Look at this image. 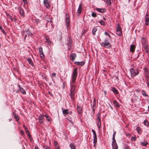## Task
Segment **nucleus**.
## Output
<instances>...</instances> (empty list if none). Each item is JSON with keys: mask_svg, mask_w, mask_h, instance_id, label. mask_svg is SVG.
<instances>
[{"mask_svg": "<svg viewBox=\"0 0 149 149\" xmlns=\"http://www.w3.org/2000/svg\"><path fill=\"white\" fill-rule=\"evenodd\" d=\"M77 68H75L73 70L72 76V79L70 81V95L72 102L73 103L74 102V96L76 93V85L75 82L77 76Z\"/></svg>", "mask_w": 149, "mask_h": 149, "instance_id": "nucleus-1", "label": "nucleus"}, {"mask_svg": "<svg viewBox=\"0 0 149 149\" xmlns=\"http://www.w3.org/2000/svg\"><path fill=\"white\" fill-rule=\"evenodd\" d=\"M130 71L132 77H133L139 74L138 71L137 70L132 68L130 69Z\"/></svg>", "mask_w": 149, "mask_h": 149, "instance_id": "nucleus-2", "label": "nucleus"}, {"mask_svg": "<svg viewBox=\"0 0 149 149\" xmlns=\"http://www.w3.org/2000/svg\"><path fill=\"white\" fill-rule=\"evenodd\" d=\"M100 113H98L97 115V118L96 120L97 121V127L99 128L101 127V122L100 118Z\"/></svg>", "mask_w": 149, "mask_h": 149, "instance_id": "nucleus-3", "label": "nucleus"}, {"mask_svg": "<svg viewBox=\"0 0 149 149\" xmlns=\"http://www.w3.org/2000/svg\"><path fill=\"white\" fill-rule=\"evenodd\" d=\"M65 22L66 27L67 29H68L70 25V20L69 15L68 14H66V15Z\"/></svg>", "mask_w": 149, "mask_h": 149, "instance_id": "nucleus-4", "label": "nucleus"}, {"mask_svg": "<svg viewBox=\"0 0 149 149\" xmlns=\"http://www.w3.org/2000/svg\"><path fill=\"white\" fill-rule=\"evenodd\" d=\"M101 45L107 48H109L111 47V44L108 42H103L101 44Z\"/></svg>", "mask_w": 149, "mask_h": 149, "instance_id": "nucleus-5", "label": "nucleus"}, {"mask_svg": "<svg viewBox=\"0 0 149 149\" xmlns=\"http://www.w3.org/2000/svg\"><path fill=\"white\" fill-rule=\"evenodd\" d=\"M43 3L46 8L48 9L50 8L49 2L48 0H44Z\"/></svg>", "mask_w": 149, "mask_h": 149, "instance_id": "nucleus-6", "label": "nucleus"}, {"mask_svg": "<svg viewBox=\"0 0 149 149\" xmlns=\"http://www.w3.org/2000/svg\"><path fill=\"white\" fill-rule=\"evenodd\" d=\"M63 114L64 116H65L66 115L68 114H71L72 112L70 111H69L68 109H65L63 111Z\"/></svg>", "mask_w": 149, "mask_h": 149, "instance_id": "nucleus-7", "label": "nucleus"}, {"mask_svg": "<svg viewBox=\"0 0 149 149\" xmlns=\"http://www.w3.org/2000/svg\"><path fill=\"white\" fill-rule=\"evenodd\" d=\"M96 10L98 12L101 13L105 12L106 11V10L105 8H96Z\"/></svg>", "mask_w": 149, "mask_h": 149, "instance_id": "nucleus-8", "label": "nucleus"}, {"mask_svg": "<svg viewBox=\"0 0 149 149\" xmlns=\"http://www.w3.org/2000/svg\"><path fill=\"white\" fill-rule=\"evenodd\" d=\"M145 24L148 25L149 24V17H148V15L146 14V15L145 18Z\"/></svg>", "mask_w": 149, "mask_h": 149, "instance_id": "nucleus-9", "label": "nucleus"}, {"mask_svg": "<svg viewBox=\"0 0 149 149\" xmlns=\"http://www.w3.org/2000/svg\"><path fill=\"white\" fill-rule=\"evenodd\" d=\"M77 110L78 113L79 114H81L82 113V108L81 107L77 105Z\"/></svg>", "mask_w": 149, "mask_h": 149, "instance_id": "nucleus-10", "label": "nucleus"}, {"mask_svg": "<svg viewBox=\"0 0 149 149\" xmlns=\"http://www.w3.org/2000/svg\"><path fill=\"white\" fill-rule=\"evenodd\" d=\"M43 116L42 115H41L40 116H39V122L41 124H42L43 123Z\"/></svg>", "mask_w": 149, "mask_h": 149, "instance_id": "nucleus-11", "label": "nucleus"}, {"mask_svg": "<svg viewBox=\"0 0 149 149\" xmlns=\"http://www.w3.org/2000/svg\"><path fill=\"white\" fill-rule=\"evenodd\" d=\"M20 14L22 16H24V12L23 11V10L21 8V7H19L18 8Z\"/></svg>", "mask_w": 149, "mask_h": 149, "instance_id": "nucleus-12", "label": "nucleus"}, {"mask_svg": "<svg viewBox=\"0 0 149 149\" xmlns=\"http://www.w3.org/2000/svg\"><path fill=\"white\" fill-rule=\"evenodd\" d=\"M82 10V5L80 4L79 5V8L77 11V13L78 14V15H79L81 13Z\"/></svg>", "mask_w": 149, "mask_h": 149, "instance_id": "nucleus-13", "label": "nucleus"}, {"mask_svg": "<svg viewBox=\"0 0 149 149\" xmlns=\"http://www.w3.org/2000/svg\"><path fill=\"white\" fill-rule=\"evenodd\" d=\"M18 87L20 89V92L23 95H25L26 94V92L25 90L22 88H20V85H18Z\"/></svg>", "mask_w": 149, "mask_h": 149, "instance_id": "nucleus-14", "label": "nucleus"}, {"mask_svg": "<svg viewBox=\"0 0 149 149\" xmlns=\"http://www.w3.org/2000/svg\"><path fill=\"white\" fill-rule=\"evenodd\" d=\"M76 56V54L75 53H73L71 55L70 57L72 61H73L75 60Z\"/></svg>", "mask_w": 149, "mask_h": 149, "instance_id": "nucleus-15", "label": "nucleus"}, {"mask_svg": "<svg viewBox=\"0 0 149 149\" xmlns=\"http://www.w3.org/2000/svg\"><path fill=\"white\" fill-rule=\"evenodd\" d=\"M75 63L77 65H79L81 66H82L85 64V62L83 61L80 62L76 61L75 62Z\"/></svg>", "mask_w": 149, "mask_h": 149, "instance_id": "nucleus-16", "label": "nucleus"}, {"mask_svg": "<svg viewBox=\"0 0 149 149\" xmlns=\"http://www.w3.org/2000/svg\"><path fill=\"white\" fill-rule=\"evenodd\" d=\"M26 59L27 60L29 64L32 66H33V63L32 59L31 58H26Z\"/></svg>", "mask_w": 149, "mask_h": 149, "instance_id": "nucleus-17", "label": "nucleus"}, {"mask_svg": "<svg viewBox=\"0 0 149 149\" xmlns=\"http://www.w3.org/2000/svg\"><path fill=\"white\" fill-rule=\"evenodd\" d=\"M96 105V102L95 100V99H94L93 101V106H92V108L93 109V111H94L95 110V106Z\"/></svg>", "mask_w": 149, "mask_h": 149, "instance_id": "nucleus-18", "label": "nucleus"}, {"mask_svg": "<svg viewBox=\"0 0 149 149\" xmlns=\"http://www.w3.org/2000/svg\"><path fill=\"white\" fill-rule=\"evenodd\" d=\"M135 48V46L134 45H132L130 47V51L132 52H134Z\"/></svg>", "mask_w": 149, "mask_h": 149, "instance_id": "nucleus-19", "label": "nucleus"}, {"mask_svg": "<svg viewBox=\"0 0 149 149\" xmlns=\"http://www.w3.org/2000/svg\"><path fill=\"white\" fill-rule=\"evenodd\" d=\"M113 103L114 105L117 108H119L120 107V105L115 100L113 102Z\"/></svg>", "mask_w": 149, "mask_h": 149, "instance_id": "nucleus-20", "label": "nucleus"}, {"mask_svg": "<svg viewBox=\"0 0 149 149\" xmlns=\"http://www.w3.org/2000/svg\"><path fill=\"white\" fill-rule=\"evenodd\" d=\"M112 149H118V146L116 143H115L114 144H112Z\"/></svg>", "mask_w": 149, "mask_h": 149, "instance_id": "nucleus-21", "label": "nucleus"}, {"mask_svg": "<svg viewBox=\"0 0 149 149\" xmlns=\"http://www.w3.org/2000/svg\"><path fill=\"white\" fill-rule=\"evenodd\" d=\"M148 144L147 141H145L143 142H141V144L143 146H145Z\"/></svg>", "mask_w": 149, "mask_h": 149, "instance_id": "nucleus-22", "label": "nucleus"}, {"mask_svg": "<svg viewBox=\"0 0 149 149\" xmlns=\"http://www.w3.org/2000/svg\"><path fill=\"white\" fill-rule=\"evenodd\" d=\"M144 72L146 73V74H149V72H148V70L146 67L144 68Z\"/></svg>", "mask_w": 149, "mask_h": 149, "instance_id": "nucleus-23", "label": "nucleus"}, {"mask_svg": "<svg viewBox=\"0 0 149 149\" xmlns=\"http://www.w3.org/2000/svg\"><path fill=\"white\" fill-rule=\"evenodd\" d=\"M112 91L113 92L116 94H117L118 93L117 90L115 88H112Z\"/></svg>", "mask_w": 149, "mask_h": 149, "instance_id": "nucleus-24", "label": "nucleus"}, {"mask_svg": "<svg viewBox=\"0 0 149 149\" xmlns=\"http://www.w3.org/2000/svg\"><path fill=\"white\" fill-rule=\"evenodd\" d=\"M141 93L142 95L144 96H146L147 97H148V95L146 94L145 91L144 90H143L142 91Z\"/></svg>", "mask_w": 149, "mask_h": 149, "instance_id": "nucleus-25", "label": "nucleus"}, {"mask_svg": "<svg viewBox=\"0 0 149 149\" xmlns=\"http://www.w3.org/2000/svg\"><path fill=\"white\" fill-rule=\"evenodd\" d=\"M97 137H93V142L94 146H95V144L97 143Z\"/></svg>", "mask_w": 149, "mask_h": 149, "instance_id": "nucleus-26", "label": "nucleus"}, {"mask_svg": "<svg viewBox=\"0 0 149 149\" xmlns=\"http://www.w3.org/2000/svg\"><path fill=\"white\" fill-rule=\"evenodd\" d=\"M70 146L71 149H76V147L74 144L71 143L70 144Z\"/></svg>", "mask_w": 149, "mask_h": 149, "instance_id": "nucleus-27", "label": "nucleus"}, {"mask_svg": "<svg viewBox=\"0 0 149 149\" xmlns=\"http://www.w3.org/2000/svg\"><path fill=\"white\" fill-rule=\"evenodd\" d=\"M71 42L70 41H69V42H68V43H67V45H68V50H70L71 49Z\"/></svg>", "mask_w": 149, "mask_h": 149, "instance_id": "nucleus-28", "label": "nucleus"}, {"mask_svg": "<svg viewBox=\"0 0 149 149\" xmlns=\"http://www.w3.org/2000/svg\"><path fill=\"white\" fill-rule=\"evenodd\" d=\"M92 131L93 134V137H97L95 131L94 130L92 129Z\"/></svg>", "mask_w": 149, "mask_h": 149, "instance_id": "nucleus-29", "label": "nucleus"}, {"mask_svg": "<svg viewBox=\"0 0 149 149\" xmlns=\"http://www.w3.org/2000/svg\"><path fill=\"white\" fill-rule=\"evenodd\" d=\"M99 23L100 24L102 25H105V23L104 21L101 20L99 22Z\"/></svg>", "mask_w": 149, "mask_h": 149, "instance_id": "nucleus-30", "label": "nucleus"}, {"mask_svg": "<svg viewBox=\"0 0 149 149\" xmlns=\"http://www.w3.org/2000/svg\"><path fill=\"white\" fill-rule=\"evenodd\" d=\"M35 23L37 24L40 23V21L38 19H35L34 20Z\"/></svg>", "mask_w": 149, "mask_h": 149, "instance_id": "nucleus-31", "label": "nucleus"}, {"mask_svg": "<svg viewBox=\"0 0 149 149\" xmlns=\"http://www.w3.org/2000/svg\"><path fill=\"white\" fill-rule=\"evenodd\" d=\"M46 42L48 43V44L51 43V42L50 41L49 39L48 38H45Z\"/></svg>", "mask_w": 149, "mask_h": 149, "instance_id": "nucleus-32", "label": "nucleus"}, {"mask_svg": "<svg viewBox=\"0 0 149 149\" xmlns=\"http://www.w3.org/2000/svg\"><path fill=\"white\" fill-rule=\"evenodd\" d=\"M45 116L46 117L47 120L49 121H50V118L48 116V115L46 114L45 115Z\"/></svg>", "mask_w": 149, "mask_h": 149, "instance_id": "nucleus-33", "label": "nucleus"}, {"mask_svg": "<svg viewBox=\"0 0 149 149\" xmlns=\"http://www.w3.org/2000/svg\"><path fill=\"white\" fill-rule=\"evenodd\" d=\"M97 29L95 28H94L93 29L92 31V33L93 35H95V32L97 31Z\"/></svg>", "mask_w": 149, "mask_h": 149, "instance_id": "nucleus-34", "label": "nucleus"}, {"mask_svg": "<svg viewBox=\"0 0 149 149\" xmlns=\"http://www.w3.org/2000/svg\"><path fill=\"white\" fill-rule=\"evenodd\" d=\"M116 34L119 36H120L122 35L121 31H116Z\"/></svg>", "mask_w": 149, "mask_h": 149, "instance_id": "nucleus-35", "label": "nucleus"}, {"mask_svg": "<svg viewBox=\"0 0 149 149\" xmlns=\"http://www.w3.org/2000/svg\"><path fill=\"white\" fill-rule=\"evenodd\" d=\"M14 117L15 118L16 120L17 121L19 120V118L18 116L17 115L15 114L14 115Z\"/></svg>", "mask_w": 149, "mask_h": 149, "instance_id": "nucleus-36", "label": "nucleus"}, {"mask_svg": "<svg viewBox=\"0 0 149 149\" xmlns=\"http://www.w3.org/2000/svg\"><path fill=\"white\" fill-rule=\"evenodd\" d=\"M136 139V138L135 136L132 137L131 139L132 141H135Z\"/></svg>", "mask_w": 149, "mask_h": 149, "instance_id": "nucleus-37", "label": "nucleus"}, {"mask_svg": "<svg viewBox=\"0 0 149 149\" xmlns=\"http://www.w3.org/2000/svg\"><path fill=\"white\" fill-rule=\"evenodd\" d=\"M144 124L146 126H148V122L146 120H144Z\"/></svg>", "mask_w": 149, "mask_h": 149, "instance_id": "nucleus-38", "label": "nucleus"}, {"mask_svg": "<svg viewBox=\"0 0 149 149\" xmlns=\"http://www.w3.org/2000/svg\"><path fill=\"white\" fill-rule=\"evenodd\" d=\"M91 16L93 17H96L97 16L96 13L94 12L93 13H92Z\"/></svg>", "mask_w": 149, "mask_h": 149, "instance_id": "nucleus-39", "label": "nucleus"}, {"mask_svg": "<svg viewBox=\"0 0 149 149\" xmlns=\"http://www.w3.org/2000/svg\"><path fill=\"white\" fill-rule=\"evenodd\" d=\"M115 143H116L115 138L112 137V144H114Z\"/></svg>", "mask_w": 149, "mask_h": 149, "instance_id": "nucleus-40", "label": "nucleus"}, {"mask_svg": "<svg viewBox=\"0 0 149 149\" xmlns=\"http://www.w3.org/2000/svg\"><path fill=\"white\" fill-rule=\"evenodd\" d=\"M137 131H138V133H140L141 132V130L140 128L139 127H137L136 128Z\"/></svg>", "mask_w": 149, "mask_h": 149, "instance_id": "nucleus-41", "label": "nucleus"}, {"mask_svg": "<svg viewBox=\"0 0 149 149\" xmlns=\"http://www.w3.org/2000/svg\"><path fill=\"white\" fill-rule=\"evenodd\" d=\"M143 47L145 49H148V46L146 44H145L143 45Z\"/></svg>", "mask_w": 149, "mask_h": 149, "instance_id": "nucleus-42", "label": "nucleus"}, {"mask_svg": "<svg viewBox=\"0 0 149 149\" xmlns=\"http://www.w3.org/2000/svg\"><path fill=\"white\" fill-rule=\"evenodd\" d=\"M116 31H121V29L120 27H119L118 26V27L116 28Z\"/></svg>", "mask_w": 149, "mask_h": 149, "instance_id": "nucleus-43", "label": "nucleus"}, {"mask_svg": "<svg viewBox=\"0 0 149 149\" xmlns=\"http://www.w3.org/2000/svg\"><path fill=\"white\" fill-rule=\"evenodd\" d=\"M146 80H149V74H146Z\"/></svg>", "mask_w": 149, "mask_h": 149, "instance_id": "nucleus-44", "label": "nucleus"}, {"mask_svg": "<svg viewBox=\"0 0 149 149\" xmlns=\"http://www.w3.org/2000/svg\"><path fill=\"white\" fill-rule=\"evenodd\" d=\"M40 57L42 58L43 59L45 58V55L43 54H41L40 55Z\"/></svg>", "mask_w": 149, "mask_h": 149, "instance_id": "nucleus-45", "label": "nucleus"}, {"mask_svg": "<svg viewBox=\"0 0 149 149\" xmlns=\"http://www.w3.org/2000/svg\"><path fill=\"white\" fill-rule=\"evenodd\" d=\"M39 53H40L41 51V52L42 51V49L41 47H39Z\"/></svg>", "mask_w": 149, "mask_h": 149, "instance_id": "nucleus-46", "label": "nucleus"}, {"mask_svg": "<svg viewBox=\"0 0 149 149\" xmlns=\"http://www.w3.org/2000/svg\"><path fill=\"white\" fill-rule=\"evenodd\" d=\"M10 19H11V21H16V19L15 18H10Z\"/></svg>", "mask_w": 149, "mask_h": 149, "instance_id": "nucleus-47", "label": "nucleus"}, {"mask_svg": "<svg viewBox=\"0 0 149 149\" xmlns=\"http://www.w3.org/2000/svg\"><path fill=\"white\" fill-rule=\"evenodd\" d=\"M124 148L125 149H129V146L127 145H125Z\"/></svg>", "mask_w": 149, "mask_h": 149, "instance_id": "nucleus-48", "label": "nucleus"}, {"mask_svg": "<svg viewBox=\"0 0 149 149\" xmlns=\"http://www.w3.org/2000/svg\"><path fill=\"white\" fill-rule=\"evenodd\" d=\"M146 82L147 86L148 87L149 86V80H146Z\"/></svg>", "mask_w": 149, "mask_h": 149, "instance_id": "nucleus-49", "label": "nucleus"}, {"mask_svg": "<svg viewBox=\"0 0 149 149\" xmlns=\"http://www.w3.org/2000/svg\"><path fill=\"white\" fill-rule=\"evenodd\" d=\"M116 133V132L114 131V132L113 133L112 137L115 138Z\"/></svg>", "mask_w": 149, "mask_h": 149, "instance_id": "nucleus-50", "label": "nucleus"}, {"mask_svg": "<svg viewBox=\"0 0 149 149\" xmlns=\"http://www.w3.org/2000/svg\"><path fill=\"white\" fill-rule=\"evenodd\" d=\"M0 29L1 30H2V32H3V34H4V33H5V32H4V30H3L2 28V27L1 26H0Z\"/></svg>", "mask_w": 149, "mask_h": 149, "instance_id": "nucleus-51", "label": "nucleus"}, {"mask_svg": "<svg viewBox=\"0 0 149 149\" xmlns=\"http://www.w3.org/2000/svg\"><path fill=\"white\" fill-rule=\"evenodd\" d=\"M56 75V74L55 73H53L52 74V76L53 77H55Z\"/></svg>", "mask_w": 149, "mask_h": 149, "instance_id": "nucleus-52", "label": "nucleus"}, {"mask_svg": "<svg viewBox=\"0 0 149 149\" xmlns=\"http://www.w3.org/2000/svg\"><path fill=\"white\" fill-rule=\"evenodd\" d=\"M109 33L108 32H106V31L105 33H104V34L106 35H107V36H108V35H109Z\"/></svg>", "mask_w": 149, "mask_h": 149, "instance_id": "nucleus-53", "label": "nucleus"}, {"mask_svg": "<svg viewBox=\"0 0 149 149\" xmlns=\"http://www.w3.org/2000/svg\"><path fill=\"white\" fill-rule=\"evenodd\" d=\"M44 148L45 149H50L47 146H45Z\"/></svg>", "mask_w": 149, "mask_h": 149, "instance_id": "nucleus-54", "label": "nucleus"}, {"mask_svg": "<svg viewBox=\"0 0 149 149\" xmlns=\"http://www.w3.org/2000/svg\"><path fill=\"white\" fill-rule=\"evenodd\" d=\"M54 144L55 145H56L57 144V142L56 141H55L54 142Z\"/></svg>", "mask_w": 149, "mask_h": 149, "instance_id": "nucleus-55", "label": "nucleus"}, {"mask_svg": "<svg viewBox=\"0 0 149 149\" xmlns=\"http://www.w3.org/2000/svg\"><path fill=\"white\" fill-rule=\"evenodd\" d=\"M21 133L22 135L24 134V132L23 131H21Z\"/></svg>", "mask_w": 149, "mask_h": 149, "instance_id": "nucleus-56", "label": "nucleus"}, {"mask_svg": "<svg viewBox=\"0 0 149 149\" xmlns=\"http://www.w3.org/2000/svg\"><path fill=\"white\" fill-rule=\"evenodd\" d=\"M148 49H146L145 52L146 53H148Z\"/></svg>", "mask_w": 149, "mask_h": 149, "instance_id": "nucleus-57", "label": "nucleus"}, {"mask_svg": "<svg viewBox=\"0 0 149 149\" xmlns=\"http://www.w3.org/2000/svg\"><path fill=\"white\" fill-rule=\"evenodd\" d=\"M59 146H57L56 147V149H59Z\"/></svg>", "mask_w": 149, "mask_h": 149, "instance_id": "nucleus-58", "label": "nucleus"}, {"mask_svg": "<svg viewBox=\"0 0 149 149\" xmlns=\"http://www.w3.org/2000/svg\"><path fill=\"white\" fill-rule=\"evenodd\" d=\"M25 130H26V132H28V130H27V129L26 128H25Z\"/></svg>", "mask_w": 149, "mask_h": 149, "instance_id": "nucleus-59", "label": "nucleus"}, {"mask_svg": "<svg viewBox=\"0 0 149 149\" xmlns=\"http://www.w3.org/2000/svg\"><path fill=\"white\" fill-rule=\"evenodd\" d=\"M41 55V54H43V52H40V53H39Z\"/></svg>", "mask_w": 149, "mask_h": 149, "instance_id": "nucleus-60", "label": "nucleus"}, {"mask_svg": "<svg viewBox=\"0 0 149 149\" xmlns=\"http://www.w3.org/2000/svg\"><path fill=\"white\" fill-rule=\"evenodd\" d=\"M34 149H39L37 147H36Z\"/></svg>", "mask_w": 149, "mask_h": 149, "instance_id": "nucleus-61", "label": "nucleus"}, {"mask_svg": "<svg viewBox=\"0 0 149 149\" xmlns=\"http://www.w3.org/2000/svg\"><path fill=\"white\" fill-rule=\"evenodd\" d=\"M68 120L70 121L71 122V123L72 124H73V123H72V121H70L69 119H68Z\"/></svg>", "mask_w": 149, "mask_h": 149, "instance_id": "nucleus-62", "label": "nucleus"}, {"mask_svg": "<svg viewBox=\"0 0 149 149\" xmlns=\"http://www.w3.org/2000/svg\"><path fill=\"white\" fill-rule=\"evenodd\" d=\"M110 108H111V109H113V107L111 106H110Z\"/></svg>", "mask_w": 149, "mask_h": 149, "instance_id": "nucleus-63", "label": "nucleus"}, {"mask_svg": "<svg viewBox=\"0 0 149 149\" xmlns=\"http://www.w3.org/2000/svg\"><path fill=\"white\" fill-rule=\"evenodd\" d=\"M108 36H109V37L110 38H111V36H110V34H109V35H108Z\"/></svg>", "mask_w": 149, "mask_h": 149, "instance_id": "nucleus-64", "label": "nucleus"}]
</instances>
